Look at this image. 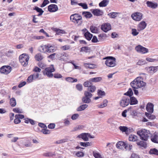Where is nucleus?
<instances>
[{
	"mask_svg": "<svg viewBox=\"0 0 158 158\" xmlns=\"http://www.w3.org/2000/svg\"><path fill=\"white\" fill-rule=\"evenodd\" d=\"M146 83L142 81V76L136 77L131 83L132 87L134 89H138L146 85Z\"/></svg>",
	"mask_w": 158,
	"mask_h": 158,
	"instance_id": "f257e3e1",
	"label": "nucleus"
},
{
	"mask_svg": "<svg viewBox=\"0 0 158 158\" xmlns=\"http://www.w3.org/2000/svg\"><path fill=\"white\" fill-rule=\"evenodd\" d=\"M137 134L139 136L140 139L144 141H147L151 136L150 131L145 129L138 131Z\"/></svg>",
	"mask_w": 158,
	"mask_h": 158,
	"instance_id": "f03ea898",
	"label": "nucleus"
},
{
	"mask_svg": "<svg viewBox=\"0 0 158 158\" xmlns=\"http://www.w3.org/2000/svg\"><path fill=\"white\" fill-rule=\"evenodd\" d=\"M55 47L50 44L41 46L40 47V52L44 53H52L55 51Z\"/></svg>",
	"mask_w": 158,
	"mask_h": 158,
	"instance_id": "7ed1b4c3",
	"label": "nucleus"
},
{
	"mask_svg": "<svg viewBox=\"0 0 158 158\" xmlns=\"http://www.w3.org/2000/svg\"><path fill=\"white\" fill-rule=\"evenodd\" d=\"M30 57L28 55L23 53L19 56V60L21 64L24 67H26L28 64Z\"/></svg>",
	"mask_w": 158,
	"mask_h": 158,
	"instance_id": "20e7f679",
	"label": "nucleus"
},
{
	"mask_svg": "<svg viewBox=\"0 0 158 158\" xmlns=\"http://www.w3.org/2000/svg\"><path fill=\"white\" fill-rule=\"evenodd\" d=\"M103 60H106L105 64L109 67H114L116 65V59L113 57H106L104 58Z\"/></svg>",
	"mask_w": 158,
	"mask_h": 158,
	"instance_id": "39448f33",
	"label": "nucleus"
},
{
	"mask_svg": "<svg viewBox=\"0 0 158 158\" xmlns=\"http://www.w3.org/2000/svg\"><path fill=\"white\" fill-rule=\"evenodd\" d=\"M55 69L54 68L53 65H52L50 67H48L45 69L44 71H43V74L49 77H52L53 76L52 73L54 72Z\"/></svg>",
	"mask_w": 158,
	"mask_h": 158,
	"instance_id": "423d86ee",
	"label": "nucleus"
},
{
	"mask_svg": "<svg viewBox=\"0 0 158 158\" xmlns=\"http://www.w3.org/2000/svg\"><path fill=\"white\" fill-rule=\"evenodd\" d=\"M70 19L73 22L78 24H81L82 23V17L78 14L72 15L70 17Z\"/></svg>",
	"mask_w": 158,
	"mask_h": 158,
	"instance_id": "0eeeda50",
	"label": "nucleus"
},
{
	"mask_svg": "<svg viewBox=\"0 0 158 158\" xmlns=\"http://www.w3.org/2000/svg\"><path fill=\"white\" fill-rule=\"evenodd\" d=\"M129 99H130V97L126 96L123 97L119 102L120 106L123 107L127 106L130 103Z\"/></svg>",
	"mask_w": 158,
	"mask_h": 158,
	"instance_id": "6e6552de",
	"label": "nucleus"
},
{
	"mask_svg": "<svg viewBox=\"0 0 158 158\" xmlns=\"http://www.w3.org/2000/svg\"><path fill=\"white\" fill-rule=\"evenodd\" d=\"M77 137L79 138H81L84 141H87L89 140L88 138L93 139L94 138V136H91L89 133H83L79 135Z\"/></svg>",
	"mask_w": 158,
	"mask_h": 158,
	"instance_id": "1a4fd4ad",
	"label": "nucleus"
},
{
	"mask_svg": "<svg viewBox=\"0 0 158 158\" xmlns=\"http://www.w3.org/2000/svg\"><path fill=\"white\" fill-rule=\"evenodd\" d=\"M135 49L137 52L142 54H145L148 52L147 48L139 45L135 47Z\"/></svg>",
	"mask_w": 158,
	"mask_h": 158,
	"instance_id": "9d476101",
	"label": "nucleus"
},
{
	"mask_svg": "<svg viewBox=\"0 0 158 158\" xmlns=\"http://www.w3.org/2000/svg\"><path fill=\"white\" fill-rule=\"evenodd\" d=\"M11 67L9 66H3L0 69V73L2 74H7L11 71Z\"/></svg>",
	"mask_w": 158,
	"mask_h": 158,
	"instance_id": "9b49d317",
	"label": "nucleus"
},
{
	"mask_svg": "<svg viewBox=\"0 0 158 158\" xmlns=\"http://www.w3.org/2000/svg\"><path fill=\"white\" fill-rule=\"evenodd\" d=\"M143 15L140 12H135L132 14L131 17L134 20L139 21L142 19Z\"/></svg>",
	"mask_w": 158,
	"mask_h": 158,
	"instance_id": "f8f14e48",
	"label": "nucleus"
},
{
	"mask_svg": "<svg viewBox=\"0 0 158 158\" xmlns=\"http://www.w3.org/2000/svg\"><path fill=\"white\" fill-rule=\"evenodd\" d=\"M101 29L104 31L106 32L111 29V25L109 23H105L102 25Z\"/></svg>",
	"mask_w": 158,
	"mask_h": 158,
	"instance_id": "ddd939ff",
	"label": "nucleus"
},
{
	"mask_svg": "<svg viewBox=\"0 0 158 158\" xmlns=\"http://www.w3.org/2000/svg\"><path fill=\"white\" fill-rule=\"evenodd\" d=\"M48 10L50 12H55L58 10V7L55 4H51L48 6Z\"/></svg>",
	"mask_w": 158,
	"mask_h": 158,
	"instance_id": "4468645a",
	"label": "nucleus"
},
{
	"mask_svg": "<svg viewBox=\"0 0 158 158\" xmlns=\"http://www.w3.org/2000/svg\"><path fill=\"white\" fill-rule=\"evenodd\" d=\"M154 105L150 102L148 103L146 106V109L147 111L150 113H152L154 111Z\"/></svg>",
	"mask_w": 158,
	"mask_h": 158,
	"instance_id": "2eb2a0df",
	"label": "nucleus"
},
{
	"mask_svg": "<svg viewBox=\"0 0 158 158\" xmlns=\"http://www.w3.org/2000/svg\"><path fill=\"white\" fill-rule=\"evenodd\" d=\"M146 4L148 7L153 9L156 8L158 6L156 2H152L149 1L147 2Z\"/></svg>",
	"mask_w": 158,
	"mask_h": 158,
	"instance_id": "dca6fc26",
	"label": "nucleus"
},
{
	"mask_svg": "<svg viewBox=\"0 0 158 158\" xmlns=\"http://www.w3.org/2000/svg\"><path fill=\"white\" fill-rule=\"evenodd\" d=\"M125 143L122 141H119L116 143V146L118 149H119L121 150H124L125 146Z\"/></svg>",
	"mask_w": 158,
	"mask_h": 158,
	"instance_id": "f3484780",
	"label": "nucleus"
},
{
	"mask_svg": "<svg viewBox=\"0 0 158 158\" xmlns=\"http://www.w3.org/2000/svg\"><path fill=\"white\" fill-rule=\"evenodd\" d=\"M146 26V24L145 22H141L138 25V28L139 31L144 29Z\"/></svg>",
	"mask_w": 158,
	"mask_h": 158,
	"instance_id": "a211bd4d",
	"label": "nucleus"
},
{
	"mask_svg": "<svg viewBox=\"0 0 158 158\" xmlns=\"http://www.w3.org/2000/svg\"><path fill=\"white\" fill-rule=\"evenodd\" d=\"M92 13L94 15L97 16L101 15L103 13L102 11L99 9L93 10Z\"/></svg>",
	"mask_w": 158,
	"mask_h": 158,
	"instance_id": "6ab92c4d",
	"label": "nucleus"
},
{
	"mask_svg": "<svg viewBox=\"0 0 158 158\" xmlns=\"http://www.w3.org/2000/svg\"><path fill=\"white\" fill-rule=\"evenodd\" d=\"M147 70L150 73H152L156 72L157 68L156 67L151 66L148 68Z\"/></svg>",
	"mask_w": 158,
	"mask_h": 158,
	"instance_id": "aec40b11",
	"label": "nucleus"
},
{
	"mask_svg": "<svg viewBox=\"0 0 158 158\" xmlns=\"http://www.w3.org/2000/svg\"><path fill=\"white\" fill-rule=\"evenodd\" d=\"M129 101H130V103L131 105L136 104L138 103V101L134 97H130Z\"/></svg>",
	"mask_w": 158,
	"mask_h": 158,
	"instance_id": "412c9836",
	"label": "nucleus"
},
{
	"mask_svg": "<svg viewBox=\"0 0 158 158\" xmlns=\"http://www.w3.org/2000/svg\"><path fill=\"white\" fill-rule=\"evenodd\" d=\"M129 140L130 141H137L138 140V137L134 135H131L129 136Z\"/></svg>",
	"mask_w": 158,
	"mask_h": 158,
	"instance_id": "4be33fe9",
	"label": "nucleus"
},
{
	"mask_svg": "<svg viewBox=\"0 0 158 158\" xmlns=\"http://www.w3.org/2000/svg\"><path fill=\"white\" fill-rule=\"evenodd\" d=\"M35 60L37 61L42 60L44 58L43 55L40 53H38L35 56Z\"/></svg>",
	"mask_w": 158,
	"mask_h": 158,
	"instance_id": "5701e85b",
	"label": "nucleus"
},
{
	"mask_svg": "<svg viewBox=\"0 0 158 158\" xmlns=\"http://www.w3.org/2000/svg\"><path fill=\"white\" fill-rule=\"evenodd\" d=\"M69 55L66 54H61L60 55V60H62L66 61L69 58Z\"/></svg>",
	"mask_w": 158,
	"mask_h": 158,
	"instance_id": "b1692460",
	"label": "nucleus"
},
{
	"mask_svg": "<svg viewBox=\"0 0 158 158\" xmlns=\"http://www.w3.org/2000/svg\"><path fill=\"white\" fill-rule=\"evenodd\" d=\"M65 80L71 83L76 82L77 81V79L70 77L65 78Z\"/></svg>",
	"mask_w": 158,
	"mask_h": 158,
	"instance_id": "393cba45",
	"label": "nucleus"
},
{
	"mask_svg": "<svg viewBox=\"0 0 158 158\" xmlns=\"http://www.w3.org/2000/svg\"><path fill=\"white\" fill-rule=\"evenodd\" d=\"M109 0H103L99 3L100 7H105L108 4Z\"/></svg>",
	"mask_w": 158,
	"mask_h": 158,
	"instance_id": "a878e982",
	"label": "nucleus"
},
{
	"mask_svg": "<svg viewBox=\"0 0 158 158\" xmlns=\"http://www.w3.org/2000/svg\"><path fill=\"white\" fill-rule=\"evenodd\" d=\"M136 143L137 145L140 147L145 148L147 147L146 143L144 141H140L139 142H137Z\"/></svg>",
	"mask_w": 158,
	"mask_h": 158,
	"instance_id": "bb28decb",
	"label": "nucleus"
},
{
	"mask_svg": "<svg viewBox=\"0 0 158 158\" xmlns=\"http://www.w3.org/2000/svg\"><path fill=\"white\" fill-rule=\"evenodd\" d=\"M145 114L146 117L148 119L151 120H153L156 118V117L154 115L152 114L147 112H146Z\"/></svg>",
	"mask_w": 158,
	"mask_h": 158,
	"instance_id": "cd10ccee",
	"label": "nucleus"
},
{
	"mask_svg": "<svg viewBox=\"0 0 158 158\" xmlns=\"http://www.w3.org/2000/svg\"><path fill=\"white\" fill-rule=\"evenodd\" d=\"M84 35L86 38L89 40H90L93 37V35L88 31L85 32Z\"/></svg>",
	"mask_w": 158,
	"mask_h": 158,
	"instance_id": "c85d7f7f",
	"label": "nucleus"
},
{
	"mask_svg": "<svg viewBox=\"0 0 158 158\" xmlns=\"http://www.w3.org/2000/svg\"><path fill=\"white\" fill-rule=\"evenodd\" d=\"M10 103L12 107H15L16 105V102L15 98H12L10 99Z\"/></svg>",
	"mask_w": 158,
	"mask_h": 158,
	"instance_id": "c756f323",
	"label": "nucleus"
},
{
	"mask_svg": "<svg viewBox=\"0 0 158 158\" xmlns=\"http://www.w3.org/2000/svg\"><path fill=\"white\" fill-rule=\"evenodd\" d=\"M82 15L86 18H90L92 16V15L89 12H84L82 13Z\"/></svg>",
	"mask_w": 158,
	"mask_h": 158,
	"instance_id": "7c9ffc66",
	"label": "nucleus"
},
{
	"mask_svg": "<svg viewBox=\"0 0 158 158\" xmlns=\"http://www.w3.org/2000/svg\"><path fill=\"white\" fill-rule=\"evenodd\" d=\"M33 10H36L37 12L39 13L38 15V16H40L42 15L44 12V11L41 8H39L37 6H35L33 9Z\"/></svg>",
	"mask_w": 158,
	"mask_h": 158,
	"instance_id": "2f4dec72",
	"label": "nucleus"
},
{
	"mask_svg": "<svg viewBox=\"0 0 158 158\" xmlns=\"http://www.w3.org/2000/svg\"><path fill=\"white\" fill-rule=\"evenodd\" d=\"M119 128L122 132H125L126 134H128V129L127 127L121 126L119 127Z\"/></svg>",
	"mask_w": 158,
	"mask_h": 158,
	"instance_id": "473e14b6",
	"label": "nucleus"
},
{
	"mask_svg": "<svg viewBox=\"0 0 158 158\" xmlns=\"http://www.w3.org/2000/svg\"><path fill=\"white\" fill-rule=\"evenodd\" d=\"M82 102L84 103H89L91 102V100L90 99L84 96L82 97Z\"/></svg>",
	"mask_w": 158,
	"mask_h": 158,
	"instance_id": "72a5a7b5",
	"label": "nucleus"
},
{
	"mask_svg": "<svg viewBox=\"0 0 158 158\" xmlns=\"http://www.w3.org/2000/svg\"><path fill=\"white\" fill-rule=\"evenodd\" d=\"M102 77H100L92 78L90 79V82H97L100 81L102 80Z\"/></svg>",
	"mask_w": 158,
	"mask_h": 158,
	"instance_id": "f704fd0d",
	"label": "nucleus"
},
{
	"mask_svg": "<svg viewBox=\"0 0 158 158\" xmlns=\"http://www.w3.org/2000/svg\"><path fill=\"white\" fill-rule=\"evenodd\" d=\"M88 106V105L87 104H83L80 106L77 109V110L78 111H81L85 110Z\"/></svg>",
	"mask_w": 158,
	"mask_h": 158,
	"instance_id": "c9c22d12",
	"label": "nucleus"
},
{
	"mask_svg": "<svg viewBox=\"0 0 158 158\" xmlns=\"http://www.w3.org/2000/svg\"><path fill=\"white\" fill-rule=\"evenodd\" d=\"M132 146L131 144L125 143L124 149L127 151H130L132 149Z\"/></svg>",
	"mask_w": 158,
	"mask_h": 158,
	"instance_id": "e433bc0d",
	"label": "nucleus"
},
{
	"mask_svg": "<svg viewBox=\"0 0 158 158\" xmlns=\"http://www.w3.org/2000/svg\"><path fill=\"white\" fill-rule=\"evenodd\" d=\"M93 154L95 158H102L101 155L97 152H93Z\"/></svg>",
	"mask_w": 158,
	"mask_h": 158,
	"instance_id": "4c0bfd02",
	"label": "nucleus"
},
{
	"mask_svg": "<svg viewBox=\"0 0 158 158\" xmlns=\"http://www.w3.org/2000/svg\"><path fill=\"white\" fill-rule=\"evenodd\" d=\"M90 29L91 32L93 33H96L98 32V29L96 27L94 26H91L90 27Z\"/></svg>",
	"mask_w": 158,
	"mask_h": 158,
	"instance_id": "58836bf2",
	"label": "nucleus"
},
{
	"mask_svg": "<svg viewBox=\"0 0 158 158\" xmlns=\"http://www.w3.org/2000/svg\"><path fill=\"white\" fill-rule=\"evenodd\" d=\"M149 153L150 154H154L158 156V150L155 148L152 149H150L149 151Z\"/></svg>",
	"mask_w": 158,
	"mask_h": 158,
	"instance_id": "ea45409f",
	"label": "nucleus"
},
{
	"mask_svg": "<svg viewBox=\"0 0 158 158\" xmlns=\"http://www.w3.org/2000/svg\"><path fill=\"white\" fill-rule=\"evenodd\" d=\"M152 141L155 143H158V136L154 135L151 139Z\"/></svg>",
	"mask_w": 158,
	"mask_h": 158,
	"instance_id": "a19ab883",
	"label": "nucleus"
},
{
	"mask_svg": "<svg viewBox=\"0 0 158 158\" xmlns=\"http://www.w3.org/2000/svg\"><path fill=\"white\" fill-rule=\"evenodd\" d=\"M147 63L146 60L141 59L139 60L138 62L136 64L138 65H142L145 64Z\"/></svg>",
	"mask_w": 158,
	"mask_h": 158,
	"instance_id": "79ce46f5",
	"label": "nucleus"
},
{
	"mask_svg": "<svg viewBox=\"0 0 158 158\" xmlns=\"http://www.w3.org/2000/svg\"><path fill=\"white\" fill-rule=\"evenodd\" d=\"M133 94V92L131 88H129L127 92L124 94V95L128 96V97H131Z\"/></svg>",
	"mask_w": 158,
	"mask_h": 158,
	"instance_id": "37998d69",
	"label": "nucleus"
},
{
	"mask_svg": "<svg viewBox=\"0 0 158 158\" xmlns=\"http://www.w3.org/2000/svg\"><path fill=\"white\" fill-rule=\"evenodd\" d=\"M80 145L83 147H87L88 146H90L91 144V143L89 142H81L80 143Z\"/></svg>",
	"mask_w": 158,
	"mask_h": 158,
	"instance_id": "c03bdc74",
	"label": "nucleus"
},
{
	"mask_svg": "<svg viewBox=\"0 0 158 158\" xmlns=\"http://www.w3.org/2000/svg\"><path fill=\"white\" fill-rule=\"evenodd\" d=\"M118 13L117 12H112L108 14V15H109L110 18H114L117 16Z\"/></svg>",
	"mask_w": 158,
	"mask_h": 158,
	"instance_id": "a18cd8bd",
	"label": "nucleus"
},
{
	"mask_svg": "<svg viewBox=\"0 0 158 158\" xmlns=\"http://www.w3.org/2000/svg\"><path fill=\"white\" fill-rule=\"evenodd\" d=\"M96 87L95 86L91 85L88 88V90L91 93H93L94 92L96 89Z\"/></svg>",
	"mask_w": 158,
	"mask_h": 158,
	"instance_id": "49530a36",
	"label": "nucleus"
},
{
	"mask_svg": "<svg viewBox=\"0 0 158 158\" xmlns=\"http://www.w3.org/2000/svg\"><path fill=\"white\" fill-rule=\"evenodd\" d=\"M34 80L33 75H31L28 77L27 80V82L28 83H30L32 82Z\"/></svg>",
	"mask_w": 158,
	"mask_h": 158,
	"instance_id": "de8ad7c7",
	"label": "nucleus"
},
{
	"mask_svg": "<svg viewBox=\"0 0 158 158\" xmlns=\"http://www.w3.org/2000/svg\"><path fill=\"white\" fill-rule=\"evenodd\" d=\"M13 111L19 114H21L23 113L22 110L19 108H15L13 109Z\"/></svg>",
	"mask_w": 158,
	"mask_h": 158,
	"instance_id": "09e8293b",
	"label": "nucleus"
},
{
	"mask_svg": "<svg viewBox=\"0 0 158 158\" xmlns=\"http://www.w3.org/2000/svg\"><path fill=\"white\" fill-rule=\"evenodd\" d=\"M84 96L86 97H88L90 99V98L92 97V94L89 91H85L84 92Z\"/></svg>",
	"mask_w": 158,
	"mask_h": 158,
	"instance_id": "8fccbe9b",
	"label": "nucleus"
},
{
	"mask_svg": "<svg viewBox=\"0 0 158 158\" xmlns=\"http://www.w3.org/2000/svg\"><path fill=\"white\" fill-rule=\"evenodd\" d=\"M43 156L45 157H50L52 156L54 154L51 152L44 153L43 154Z\"/></svg>",
	"mask_w": 158,
	"mask_h": 158,
	"instance_id": "3c124183",
	"label": "nucleus"
},
{
	"mask_svg": "<svg viewBox=\"0 0 158 158\" xmlns=\"http://www.w3.org/2000/svg\"><path fill=\"white\" fill-rule=\"evenodd\" d=\"M68 139H60L57 141L56 142V143L57 144L62 143L65 142H68Z\"/></svg>",
	"mask_w": 158,
	"mask_h": 158,
	"instance_id": "603ef678",
	"label": "nucleus"
},
{
	"mask_svg": "<svg viewBox=\"0 0 158 158\" xmlns=\"http://www.w3.org/2000/svg\"><path fill=\"white\" fill-rule=\"evenodd\" d=\"M139 33V32L138 31L135 29H132L131 30V34L133 35L136 36Z\"/></svg>",
	"mask_w": 158,
	"mask_h": 158,
	"instance_id": "864d4df0",
	"label": "nucleus"
},
{
	"mask_svg": "<svg viewBox=\"0 0 158 158\" xmlns=\"http://www.w3.org/2000/svg\"><path fill=\"white\" fill-rule=\"evenodd\" d=\"M70 46L69 45H65L60 47V49L63 51L68 50L70 49Z\"/></svg>",
	"mask_w": 158,
	"mask_h": 158,
	"instance_id": "5fc2aeb1",
	"label": "nucleus"
},
{
	"mask_svg": "<svg viewBox=\"0 0 158 158\" xmlns=\"http://www.w3.org/2000/svg\"><path fill=\"white\" fill-rule=\"evenodd\" d=\"M84 64L85 66L87 67L88 68L90 69L94 68L96 67V65L93 64Z\"/></svg>",
	"mask_w": 158,
	"mask_h": 158,
	"instance_id": "6e6d98bb",
	"label": "nucleus"
},
{
	"mask_svg": "<svg viewBox=\"0 0 158 158\" xmlns=\"http://www.w3.org/2000/svg\"><path fill=\"white\" fill-rule=\"evenodd\" d=\"M78 4L81 6L84 9H87L88 8L87 5L85 3H78Z\"/></svg>",
	"mask_w": 158,
	"mask_h": 158,
	"instance_id": "4d7b16f0",
	"label": "nucleus"
},
{
	"mask_svg": "<svg viewBox=\"0 0 158 158\" xmlns=\"http://www.w3.org/2000/svg\"><path fill=\"white\" fill-rule=\"evenodd\" d=\"M49 1L48 0H44L43 3L42 4L41 7H43L46 6L47 4L49 3Z\"/></svg>",
	"mask_w": 158,
	"mask_h": 158,
	"instance_id": "13d9d810",
	"label": "nucleus"
},
{
	"mask_svg": "<svg viewBox=\"0 0 158 158\" xmlns=\"http://www.w3.org/2000/svg\"><path fill=\"white\" fill-rule=\"evenodd\" d=\"M98 95L101 96H104L105 95V93L104 91H102L101 90H99L98 92Z\"/></svg>",
	"mask_w": 158,
	"mask_h": 158,
	"instance_id": "bf43d9fd",
	"label": "nucleus"
},
{
	"mask_svg": "<svg viewBox=\"0 0 158 158\" xmlns=\"http://www.w3.org/2000/svg\"><path fill=\"white\" fill-rule=\"evenodd\" d=\"M33 71L36 73L40 72L41 71V69L37 67H35L33 69Z\"/></svg>",
	"mask_w": 158,
	"mask_h": 158,
	"instance_id": "052dcab7",
	"label": "nucleus"
},
{
	"mask_svg": "<svg viewBox=\"0 0 158 158\" xmlns=\"http://www.w3.org/2000/svg\"><path fill=\"white\" fill-rule=\"evenodd\" d=\"M79 115L78 114H73L71 117V119L74 120L77 119L79 117Z\"/></svg>",
	"mask_w": 158,
	"mask_h": 158,
	"instance_id": "680f3d73",
	"label": "nucleus"
},
{
	"mask_svg": "<svg viewBox=\"0 0 158 158\" xmlns=\"http://www.w3.org/2000/svg\"><path fill=\"white\" fill-rule=\"evenodd\" d=\"M76 88L78 90L81 91L82 90L83 87L81 85L78 84L76 85Z\"/></svg>",
	"mask_w": 158,
	"mask_h": 158,
	"instance_id": "e2e57ef3",
	"label": "nucleus"
},
{
	"mask_svg": "<svg viewBox=\"0 0 158 158\" xmlns=\"http://www.w3.org/2000/svg\"><path fill=\"white\" fill-rule=\"evenodd\" d=\"M56 33L58 35H60L61 34L65 33V31L64 30H61L60 29H57L56 30Z\"/></svg>",
	"mask_w": 158,
	"mask_h": 158,
	"instance_id": "0e129e2a",
	"label": "nucleus"
},
{
	"mask_svg": "<svg viewBox=\"0 0 158 158\" xmlns=\"http://www.w3.org/2000/svg\"><path fill=\"white\" fill-rule=\"evenodd\" d=\"M41 132L44 134H48L50 133V131L46 129H42L41 130Z\"/></svg>",
	"mask_w": 158,
	"mask_h": 158,
	"instance_id": "69168bd1",
	"label": "nucleus"
},
{
	"mask_svg": "<svg viewBox=\"0 0 158 158\" xmlns=\"http://www.w3.org/2000/svg\"><path fill=\"white\" fill-rule=\"evenodd\" d=\"M91 84V82H90V80L89 81H87L85 82L83 84L84 85L85 87H88L89 85H90Z\"/></svg>",
	"mask_w": 158,
	"mask_h": 158,
	"instance_id": "338daca9",
	"label": "nucleus"
},
{
	"mask_svg": "<svg viewBox=\"0 0 158 158\" xmlns=\"http://www.w3.org/2000/svg\"><path fill=\"white\" fill-rule=\"evenodd\" d=\"M38 66L41 68H44L46 67L45 64L41 62H39L38 64Z\"/></svg>",
	"mask_w": 158,
	"mask_h": 158,
	"instance_id": "774afa93",
	"label": "nucleus"
}]
</instances>
